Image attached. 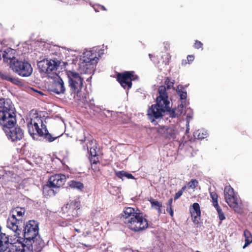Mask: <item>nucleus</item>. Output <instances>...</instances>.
Segmentation results:
<instances>
[{"label": "nucleus", "mask_w": 252, "mask_h": 252, "mask_svg": "<svg viewBox=\"0 0 252 252\" xmlns=\"http://www.w3.org/2000/svg\"><path fill=\"white\" fill-rule=\"evenodd\" d=\"M15 108L10 99H0V125L9 122L11 124L15 121Z\"/></svg>", "instance_id": "20e7f679"}, {"label": "nucleus", "mask_w": 252, "mask_h": 252, "mask_svg": "<svg viewBox=\"0 0 252 252\" xmlns=\"http://www.w3.org/2000/svg\"><path fill=\"white\" fill-rule=\"evenodd\" d=\"M97 5H93V6L95 12H98L99 11V10L100 9V7H98L97 6Z\"/></svg>", "instance_id": "c03bdc74"}, {"label": "nucleus", "mask_w": 252, "mask_h": 252, "mask_svg": "<svg viewBox=\"0 0 252 252\" xmlns=\"http://www.w3.org/2000/svg\"><path fill=\"white\" fill-rule=\"evenodd\" d=\"M95 65L92 63L87 62L82 59L81 61L79 64L78 69L81 73L87 74L91 73L92 70H94V66Z\"/></svg>", "instance_id": "5701e85b"}, {"label": "nucleus", "mask_w": 252, "mask_h": 252, "mask_svg": "<svg viewBox=\"0 0 252 252\" xmlns=\"http://www.w3.org/2000/svg\"><path fill=\"white\" fill-rule=\"evenodd\" d=\"M94 48L91 50H85L83 53L82 59H84L87 62L92 63L94 64H96L98 60V58L100 57V54L102 53H100L101 51Z\"/></svg>", "instance_id": "dca6fc26"}, {"label": "nucleus", "mask_w": 252, "mask_h": 252, "mask_svg": "<svg viewBox=\"0 0 252 252\" xmlns=\"http://www.w3.org/2000/svg\"><path fill=\"white\" fill-rule=\"evenodd\" d=\"M166 211L169 214V215L171 217L173 216L174 212L172 208V206H168V205H167Z\"/></svg>", "instance_id": "58836bf2"}, {"label": "nucleus", "mask_w": 252, "mask_h": 252, "mask_svg": "<svg viewBox=\"0 0 252 252\" xmlns=\"http://www.w3.org/2000/svg\"><path fill=\"white\" fill-rule=\"evenodd\" d=\"M183 194V192L182 191H180V190L176 193L174 196V200H176L179 198Z\"/></svg>", "instance_id": "ea45409f"}, {"label": "nucleus", "mask_w": 252, "mask_h": 252, "mask_svg": "<svg viewBox=\"0 0 252 252\" xmlns=\"http://www.w3.org/2000/svg\"><path fill=\"white\" fill-rule=\"evenodd\" d=\"M133 73L132 71H125L117 74V80L125 89L128 90L131 87V81L135 79Z\"/></svg>", "instance_id": "ddd939ff"}, {"label": "nucleus", "mask_w": 252, "mask_h": 252, "mask_svg": "<svg viewBox=\"0 0 252 252\" xmlns=\"http://www.w3.org/2000/svg\"><path fill=\"white\" fill-rule=\"evenodd\" d=\"M116 175L119 178L122 179H123V177H126L128 179H134V176L130 173H128L125 171H118L116 172Z\"/></svg>", "instance_id": "2f4dec72"}, {"label": "nucleus", "mask_w": 252, "mask_h": 252, "mask_svg": "<svg viewBox=\"0 0 252 252\" xmlns=\"http://www.w3.org/2000/svg\"><path fill=\"white\" fill-rule=\"evenodd\" d=\"M124 252H133V251L131 249H127L124 251Z\"/></svg>", "instance_id": "8fccbe9b"}, {"label": "nucleus", "mask_w": 252, "mask_h": 252, "mask_svg": "<svg viewBox=\"0 0 252 252\" xmlns=\"http://www.w3.org/2000/svg\"><path fill=\"white\" fill-rule=\"evenodd\" d=\"M172 203H173V199L172 198H170L168 200L167 205H168V206H172Z\"/></svg>", "instance_id": "49530a36"}, {"label": "nucleus", "mask_w": 252, "mask_h": 252, "mask_svg": "<svg viewBox=\"0 0 252 252\" xmlns=\"http://www.w3.org/2000/svg\"><path fill=\"white\" fill-rule=\"evenodd\" d=\"M203 44L198 40H195V42L194 45V47L196 49H200L201 48L202 50H203Z\"/></svg>", "instance_id": "4c0bfd02"}, {"label": "nucleus", "mask_w": 252, "mask_h": 252, "mask_svg": "<svg viewBox=\"0 0 252 252\" xmlns=\"http://www.w3.org/2000/svg\"><path fill=\"white\" fill-rule=\"evenodd\" d=\"M10 67L14 72L23 77L30 76L33 71L31 63L25 60H14L10 63Z\"/></svg>", "instance_id": "0eeeda50"}, {"label": "nucleus", "mask_w": 252, "mask_h": 252, "mask_svg": "<svg viewBox=\"0 0 252 252\" xmlns=\"http://www.w3.org/2000/svg\"><path fill=\"white\" fill-rule=\"evenodd\" d=\"M66 75L68 85L72 92L76 94H79L83 88L84 79L79 73L75 71H67Z\"/></svg>", "instance_id": "1a4fd4ad"}, {"label": "nucleus", "mask_w": 252, "mask_h": 252, "mask_svg": "<svg viewBox=\"0 0 252 252\" xmlns=\"http://www.w3.org/2000/svg\"><path fill=\"white\" fill-rule=\"evenodd\" d=\"M38 92L39 93H40V94H42V92Z\"/></svg>", "instance_id": "13d9d810"}, {"label": "nucleus", "mask_w": 252, "mask_h": 252, "mask_svg": "<svg viewBox=\"0 0 252 252\" xmlns=\"http://www.w3.org/2000/svg\"><path fill=\"white\" fill-rule=\"evenodd\" d=\"M59 65L58 61L44 59L37 63V66L40 72L49 74L56 70Z\"/></svg>", "instance_id": "f8f14e48"}, {"label": "nucleus", "mask_w": 252, "mask_h": 252, "mask_svg": "<svg viewBox=\"0 0 252 252\" xmlns=\"http://www.w3.org/2000/svg\"><path fill=\"white\" fill-rule=\"evenodd\" d=\"M184 108H179V106H178L177 108L173 109L172 110H170V108L169 109V110L166 111V112H169V116L171 118H175L178 115H180L182 114L183 112Z\"/></svg>", "instance_id": "c85d7f7f"}, {"label": "nucleus", "mask_w": 252, "mask_h": 252, "mask_svg": "<svg viewBox=\"0 0 252 252\" xmlns=\"http://www.w3.org/2000/svg\"><path fill=\"white\" fill-rule=\"evenodd\" d=\"M26 121L29 133L33 139L38 140L40 137L48 142H52L60 136H52L48 132L46 125L43 123L41 117L37 114L30 115Z\"/></svg>", "instance_id": "f257e3e1"}, {"label": "nucleus", "mask_w": 252, "mask_h": 252, "mask_svg": "<svg viewBox=\"0 0 252 252\" xmlns=\"http://www.w3.org/2000/svg\"><path fill=\"white\" fill-rule=\"evenodd\" d=\"M0 79L3 80L9 81L14 84L18 85L20 83L19 80L12 77L9 74L3 73L0 71Z\"/></svg>", "instance_id": "a878e982"}, {"label": "nucleus", "mask_w": 252, "mask_h": 252, "mask_svg": "<svg viewBox=\"0 0 252 252\" xmlns=\"http://www.w3.org/2000/svg\"><path fill=\"white\" fill-rule=\"evenodd\" d=\"M68 211L69 218L68 219L71 220L74 217L78 216V210L80 208V202L79 200H74L68 205Z\"/></svg>", "instance_id": "412c9836"}, {"label": "nucleus", "mask_w": 252, "mask_h": 252, "mask_svg": "<svg viewBox=\"0 0 252 252\" xmlns=\"http://www.w3.org/2000/svg\"><path fill=\"white\" fill-rule=\"evenodd\" d=\"M159 132L165 139L172 140L178 139V130L173 125L164 126L160 129Z\"/></svg>", "instance_id": "f3484780"}, {"label": "nucleus", "mask_w": 252, "mask_h": 252, "mask_svg": "<svg viewBox=\"0 0 252 252\" xmlns=\"http://www.w3.org/2000/svg\"><path fill=\"white\" fill-rule=\"evenodd\" d=\"M96 141L94 139L89 140L87 144V149L89 151L90 155L92 157L95 158L97 156L96 152Z\"/></svg>", "instance_id": "393cba45"}, {"label": "nucleus", "mask_w": 252, "mask_h": 252, "mask_svg": "<svg viewBox=\"0 0 252 252\" xmlns=\"http://www.w3.org/2000/svg\"><path fill=\"white\" fill-rule=\"evenodd\" d=\"M187 60L188 61V62L189 63L192 62L194 60V56H192V55H189L188 57H187Z\"/></svg>", "instance_id": "37998d69"}, {"label": "nucleus", "mask_w": 252, "mask_h": 252, "mask_svg": "<svg viewBox=\"0 0 252 252\" xmlns=\"http://www.w3.org/2000/svg\"><path fill=\"white\" fill-rule=\"evenodd\" d=\"M224 195L225 201L228 205L233 208L235 212H241L242 209L241 200L231 186H227L224 188Z\"/></svg>", "instance_id": "6e6552de"}, {"label": "nucleus", "mask_w": 252, "mask_h": 252, "mask_svg": "<svg viewBox=\"0 0 252 252\" xmlns=\"http://www.w3.org/2000/svg\"><path fill=\"white\" fill-rule=\"evenodd\" d=\"M198 181L196 179H191L188 184L189 189H195L198 185Z\"/></svg>", "instance_id": "72a5a7b5"}, {"label": "nucleus", "mask_w": 252, "mask_h": 252, "mask_svg": "<svg viewBox=\"0 0 252 252\" xmlns=\"http://www.w3.org/2000/svg\"><path fill=\"white\" fill-rule=\"evenodd\" d=\"M244 236L245 237V245L243 248L245 249L252 243V235L248 230H245L244 231Z\"/></svg>", "instance_id": "cd10ccee"}, {"label": "nucleus", "mask_w": 252, "mask_h": 252, "mask_svg": "<svg viewBox=\"0 0 252 252\" xmlns=\"http://www.w3.org/2000/svg\"><path fill=\"white\" fill-rule=\"evenodd\" d=\"M25 209L17 207L12 209L9 215L7 220V226L12 230L19 238H21L20 233L24 224V217L25 214Z\"/></svg>", "instance_id": "7ed1b4c3"}, {"label": "nucleus", "mask_w": 252, "mask_h": 252, "mask_svg": "<svg viewBox=\"0 0 252 252\" xmlns=\"http://www.w3.org/2000/svg\"><path fill=\"white\" fill-rule=\"evenodd\" d=\"M195 252H199L198 251H196Z\"/></svg>", "instance_id": "052dcab7"}, {"label": "nucleus", "mask_w": 252, "mask_h": 252, "mask_svg": "<svg viewBox=\"0 0 252 252\" xmlns=\"http://www.w3.org/2000/svg\"><path fill=\"white\" fill-rule=\"evenodd\" d=\"M166 111L156 104H153L148 110V116L152 123L156 124L157 122L156 120L161 119Z\"/></svg>", "instance_id": "2eb2a0df"}, {"label": "nucleus", "mask_w": 252, "mask_h": 252, "mask_svg": "<svg viewBox=\"0 0 252 252\" xmlns=\"http://www.w3.org/2000/svg\"><path fill=\"white\" fill-rule=\"evenodd\" d=\"M176 92L177 94L180 97L181 103L179 105V108H184L186 107L188 103L187 102L186 99L187 97V93L184 87L182 85H178L176 89Z\"/></svg>", "instance_id": "4be33fe9"}, {"label": "nucleus", "mask_w": 252, "mask_h": 252, "mask_svg": "<svg viewBox=\"0 0 252 252\" xmlns=\"http://www.w3.org/2000/svg\"><path fill=\"white\" fill-rule=\"evenodd\" d=\"M39 46H40V47H45H45H46V48H47V47H48V45L46 44H45V43H40L39 44Z\"/></svg>", "instance_id": "a18cd8bd"}, {"label": "nucleus", "mask_w": 252, "mask_h": 252, "mask_svg": "<svg viewBox=\"0 0 252 252\" xmlns=\"http://www.w3.org/2000/svg\"><path fill=\"white\" fill-rule=\"evenodd\" d=\"M3 61L8 62L10 61V63L14 60H16L15 58V51L10 48H7L3 51H0Z\"/></svg>", "instance_id": "b1692460"}, {"label": "nucleus", "mask_w": 252, "mask_h": 252, "mask_svg": "<svg viewBox=\"0 0 252 252\" xmlns=\"http://www.w3.org/2000/svg\"><path fill=\"white\" fill-rule=\"evenodd\" d=\"M97 6L98 7H100V9H102L103 10H106V8L103 5L98 4V5Z\"/></svg>", "instance_id": "de8ad7c7"}, {"label": "nucleus", "mask_w": 252, "mask_h": 252, "mask_svg": "<svg viewBox=\"0 0 252 252\" xmlns=\"http://www.w3.org/2000/svg\"><path fill=\"white\" fill-rule=\"evenodd\" d=\"M193 222L195 224L199 223L200 218L201 211L199 204L198 203H194L189 208Z\"/></svg>", "instance_id": "aec40b11"}, {"label": "nucleus", "mask_w": 252, "mask_h": 252, "mask_svg": "<svg viewBox=\"0 0 252 252\" xmlns=\"http://www.w3.org/2000/svg\"><path fill=\"white\" fill-rule=\"evenodd\" d=\"M187 119H188V120H189V119H192V116H189V114H188V115H187Z\"/></svg>", "instance_id": "603ef678"}, {"label": "nucleus", "mask_w": 252, "mask_h": 252, "mask_svg": "<svg viewBox=\"0 0 252 252\" xmlns=\"http://www.w3.org/2000/svg\"><path fill=\"white\" fill-rule=\"evenodd\" d=\"M215 208L217 211V212H218V214L219 215V219L221 221L224 220L225 219V216H224L223 212L222 211L220 207V206L216 207Z\"/></svg>", "instance_id": "f704fd0d"}, {"label": "nucleus", "mask_w": 252, "mask_h": 252, "mask_svg": "<svg viewBox=\"0 0 252 252\" xmlns=\"http://www.w3.org/2000/svg\"><path fill=\"white\" fill-rule=\"evenodd\" d=\"M207 133L206 131L202 129H198L196 130L193 133V136L195 139H203L207 136Z\"/></svg>", "instance_id": "c756f323"}, {"label": "nucleus", "mask_w": 252, "mask_h": 252, "mask_svg": "<svg viewBox=\"0 0 252 252\" xmlns=\"http://www.w3.org/2000/svg\"><path fill=\"white\" fill-rule=\"evenodd\" d=\"M88 105L90 109L94 111H96V108H97V107L95 105L93 99H92L90 100Z\"/></svg>", "instance_id": "c9c22d12"}, {"label": "nucleus", "mask_w": 252, "mask_h": 252, "mask_svg": "<svg viewBox=\"0 0 252 252\" xmlns=\"http://www.w3.org/2000/svg\"><path fill=\"white\" fill-rule=\"evenodd\" d=\"M149 56L150 58L151 59V57L152 56V55L151 54H150L149 55Z\"/></svg>", "instance_id": "6e6d98bb"}, {"label": "nucleus", "mask_w": 252, "mask_h": 252, "mask_svg": "<svg viewBox=\"0 0 252 252\" xmlns=\"http://www.w3.org/2000/svg\"><path fill=\"white\" fill-rule=\"evenodd\" d=\"M149 201L151 204L152 207L156 209L158 211V214H160L162 212V211H161V208L162 207V203L161 202H159V201L152 198V197H151L149 199Z\"/></svg>", "instance_id": "bb28decb"}, {"label": "nucleus", "mask_w": 252, "mask_h": 252, "mask_svg": "<svg viewBox=\"0 0 252 252\" xmlns=\"http://www.w3.org/2000/svg\"><path fill=\"white\" fill-rule=\"evenodd\" d=\"M96 162V161H95V159H94V163H95Z\"/></svg>", "instance_id": "4d7b16f0"}, {"label": "nucleus", "mask_w": 252, "mask_h": 252, "mask_svg": "<svg viewBox=\"0 0 252 252\" xmlns=\"http://www.w3.org/2000/svg\"><path fill=\"white\" fill-rule=\"evenodd\" d=\"M0 252H32L26 245L20 243L9 242L8 237L5 233H0Z\"/></svg>", "instance_id": "39448f33"}, {"label": "nucleus", "mask_w": 252, "mask_h": 252, "mask_svg": "<svg viewBox=\"0 0 252 252\" xmlns=\"http://www.w3.org/2000/svg\"><path fill=\"white\" fill-rule=\"evenodd\" d=\"M138 213L133 208L125 207L120 215V219L126 225Z\"/></svg>", "instance_id": "a211bd4d"}, {"label": "nucleus", "mask_w": 252, "mask_h": 252, "mask_svg": "<svg viewBox=\"0 0 252 252\" xmlns=\"http://www.w3.org/2000/svg\"><path fill=\"white\" fill-rule=\"evenodd\" d=\"M165 84L166 85V87L165 86L167 90L170 89L173 85L174 83L172 82H170L169 79L167 78L165 81Z\"/></svg>", "instance_id": "e433bc0d"}, {"label": "nucleus", "mask_w": 252, "mask_h": 252, "mask_svg": "<svg viewBox=\"0 0 252 252\" xmlns=\"http://www.w3.org/2000/svg\"><path fill=\"white\" fill-rule=\"evenodd\" d=\"M66 181L63 174H57L51 176L49 179V186L51 188H59L62 186Z\"/></svg>", "instance_id": "6ab92c4d"}, {"label": "nucleus", "mask_w": 252, "mask_h": 252, "mask_svg": "<svg viewBox=\"0 0 252 252\" xmlns=\"http://www.w3.org/2000/svg\"><path fill=\"white\" fill-rule=\"evenodd\" d=\"M90 234V232H86V233H83V235L84 236V237H86L87 235H88Z\"/></svg>", "instance_id": "3c124183"}, {"label": "nucleus", "mask_w": 252, "mask_h": 252, "mask_svg": "<svg viewBox=\"0 0 252 252\" xmlns=\"http://www.w3.org/2000/svg\"><path fill=\"white\" fill-rule=\"evenodd\" d=\"M164 56H165V60L163 61V62L165 63V64H167L169 62V54L168 53H166L164 54Z\"/></svg>", "instance_id": "79ce46f5"}, {"label": "nucleus", "mask_w": 252, "mask_h": 252, "mask_svg": "<svg viewBox=\"0 0 252 252\" xmlns=\"http://www.w3.org/2000/svg\"><path fill=\"white\" fill-rule=\"evenodd\" d=\"M187 144V142H185V143L179 142V149L180 150H182L184 148L185 145Z\"/></svg>", "instance_id": "a19ab883"}, {"label": "nucleus", "mask_w": 252, "mask_h": 252, "mask_svg": "<svg viewBox=\"0 0 252 252\" xmlns=\"http://www.w3.org/2000/svg\"><path fill=\"white\" fill-rule=\"evenodd\" d=\"M13 124L9 122L6 124L0 125L2 126L7 138L12 142H17L21 140L24 137V133L23 130L16 124V119L13 121Z\"/></svg>", "instance_id": "423d86ee"}, {"label": "nucleus", "mask_w": 252, "mask_h": 252, "mask_svg": "<svg viewBox=\"0 0 252 252\" xmlns=\"http://www.w3.org/2000/svg\"><path fill=\"white\" fill-rule=\"evenodd\" d=\"M48 90L50 92L57 94H64L66 91V88L63 80L59 76L54 79L49 86Z\"/></svg>", "instance_id": "4468645a"}, {"label": "nucleus", "mask_w": 252, "mask_h": 252, "mask_svg": "<svg viewBox=\"0 0 252 252\" xmlns=\"http://www.w3.org/2000/svg\"><path fill=\"white\" fill-rule=\"evenodd\" d=\"M68 185L70 188L79 190H81L84 188V185L82 183L73 180L70 181Z\"/></svg>", "instance_id": "7c9ffc66"}, {"label": "nucleus", "mask_w": 252, "mask_h": 252, "mask_svg": "<svg viewBox=\"0 0 252 252\" xmlns=\"http://www.w3.org/2000/svg\"><path fill=\"white\" fill-rule=\"evenodd\" d=\"M75 231H76V232H80V230H79V229H76V228H75Z\"/></svg>", "instance_id": "5fc2aeb1"}, {"label": "nucleus", "mask_w": 252, "mask_h": 252, "mask_svg": "<svg viewBox=\"0 0 252 252\" xmlns=\"http://www.w3.org/2000/svg\"><path fill=\"white\" fill-rule=\"evenodd\" d=\"M25 225L24 229L21 232L19 231L20 235L22 232V235L24 237V241L26 240V243L29 241L30 243L31 246H28L30 250H32L33 252V249L35 252H40L44 246V243L39 238L38 236V223L34 220H30L27 222L26 224L23 225Z\"/></svg>", "instance_id": "f03ea898"}, {"label": "nucleus", "mask_w": 252, "mask_h": 252, "mask_svg": "<svg viewBox=\"0 0 252 252\" xmlns=\"http://www.w3.org/2000/svg\"><path fill=\"white\" fill-rule=\"evenodd\" d=\"M1 232V227L0 226V233Z\"/></svg>", "instance_id": "bf43d9fd"}, {"label": "nucleus", "mask_w": 252, "mask_h": 252, "mask_svg": "<svg viewBox=\"0 0 252 252\" xmlns=\"http://www.w3.org/2000/svg\"><path fill=\"white\" fill-rule=\"evenodd\" d=\"M210 196L213 200V205L215 208L218 207L219 206L218 202V195L215 192H210Z\"/></svg>", "instance_id": "473e14b6"}, {"label": "nucleus", "mask_w": 252, "mask_h": 252, "mask_svg": "<svg viewBox=\"0 0 252 252\" xmlns=\"http://www.w3.org/2000/svg\"><path fill=\"white\" fill-rule=\"evenodd\" d=\"M126 225L131 230L138 232L147 229L148 223L142 214L138 213Z\"/></svg>", "instance_id": "9d476101"}, {"label": "nucleus", "mask_w": 252, "mask_h": 252, "mask_svg": "<svg viewBox=\"0 0 252 252\" xmlns=\"http://www.w3.org/2000/svg\"><path fill=\"white\" fill-rule=\"evenodd\" d=\"M187 189V186H183L181 189H180V191H182V192L183 193V191Z\"/></svg>", "instance_id": "09e8293b"}, {"label": "nucleus", "mask_w": 252, "mask_h": 252, "mask_svg": "<svg viewBox=\"0 0 252 252\" xmlns=\"http://www.w3.org/2000/svg\"><path fill=\"white\" fill-rule=\"evenodd\" d=\"M86 140V138L85 137L84 139L80 140L82 143H83Z\"/></svg>", "instance_id": "864d4df0"}, {"label": "nucleus", "mask_w": 252, "mask_h": 252, "mask_svg": "<svg viewBox=\"0 0 252 252\" xmlns=\"http://www.w3.org/2000/svg\"><path fill=\"white\" fill-rule=\"evenodd\" d=\"M158 107L166 111L170 108V101L165 86H160L158 89V94L156 98V103Z\"/></svg>", "instance_id": "9b49d317"}]
</instances>
